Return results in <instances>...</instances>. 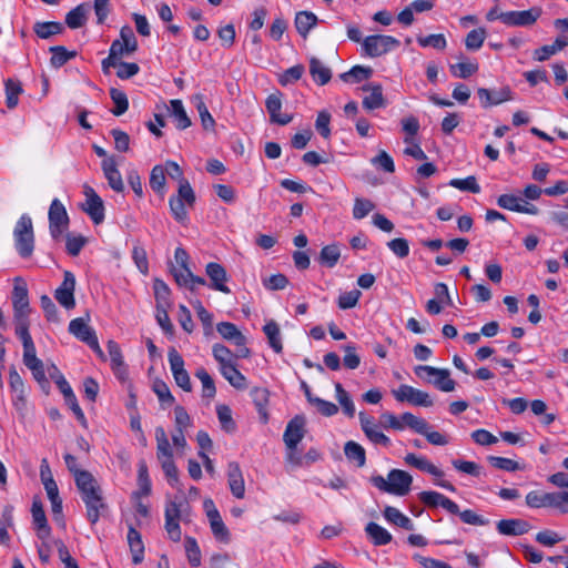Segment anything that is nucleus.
Wrapping results in <instances>:
<instances>
[{
    "label": "nucleus",
    "mask_w": 568,
    "mask_h": 568,
    "mask_svg": "<svg viewBox=\"0 0 568 568\" xmlns=\"http://www.w3.org/2000/svg\"><path fill=\"white\" fill-rule=\"evenodd\" d=\"M75 486L85 505L87 519L91 525H95L108 510L100 484L91 473H80Z\"/></svg>",
    "instance_id": "nucleus-1"
},
{
    "label": "nucleus",
    "mask_w": 568,
    "mask_h": 568,
    "mask_svg": "<svg viewBox=\"0 0 568 568\" xmlns=\"http://www.w3.org/2000/svg\"><path fill=\"white\" fill-rule=\"evenodd\" d=\"M138 50V40L131 27L124 26L120 30V38L112 41L109 55L102 60L101 68L104 74L110 73V69L123 57L131 55Z\"/></svg>",
    "instance_id": "nucleus-2"
},
{
    "label": "nucleus",
    "mask_w": 568,
    "mask_h": 568,
    "mask_svg": "<svg viewBox=\"0 0 568 568\" xmlns=\"http://www.w3.org/2000/svg\"><path fill=\"white\" fill-rule=\"evenodd\" d=\"M156 457L165 474L169 484L175 487L179 483V471L173 460V453L166 433L163 427L155 428Z\"/></svg>",
    "instance_id": "nucleus-3"
},
{
    "label": "nucleus",
    "mask_w": 568,
    "mask_h": 568,
    "mask_svg": "<svg viewBox=\"0 0 568 568\" xmlns=\"http://www.w3.org/2000/svg\"><path fill=\"white\" fill-rule=\"evenodd\" d=\"M371 481L379 490L402 497L409 493L413 477L405 470L392 469L387 479L376 475L372 476Z\"/></svg>",
    "instance_id": "nucleus-4"
},
{
    "label": "nucleus",
    "mask_w": 568,
    "mask_h": 568,
    "mask_svg": "<svg viewBox=\"0 0 568 568\" xmlns=\"http://www.w3.org/2000/svg\"><path fill=\"white\" fill-rule=\"evenodd\" d=\"M174 258L180 270L171 267V273L179 286H185L191 292H195L197 285H205V278L194 275L189 267V254L183 247H176Z\"/></svg>",
    "instance_id": "nucleus-5"
},
{
    "label": "nucleus",
    "mask_w": 568,
    "mask_h": 568,
    "mask_svg": "<svg viewBox=\"0 0 568 568\" xmlns=\"http://www.w3.org/2000/svg\"><path fill=\"white\" fill-rule=\"evenodd\" d=\"M13 237L18 254L23 258L30 257L34 250V233L32 220L28 214H22L17 221Z\"/></svg>",
    "instance_id": "nucleus-6"
},
{
    "label": "nucleus",
    "mask_w": 568,
    "mask_h": 568,
    "mask_svg": "<svg viewBox=\"0 0 568 568\" xmlns=\"http://www.w3.org/2000/svg\"><path fill=\"white\" fill-rule=\"evenodd\" d=\"M414 373L418 378L433 384L442 392L449 393L456 388V382L450 378V372L447 368L418 365L414 368Z\"/></svg>",
    "instance_id": "nucleus-7"
},
{
    "label": "nucleus",
    "mask_w": 568,
    "mask_h": 568,
    "mask_svg": "<svg viewBox=\"0 0 568 568\" xmlns=\"http://www.w3.org/2000/svg\"><path fill=\"white\" fill-rule=\"evenodd\" d=\"M195 203V193L189 182H182L179 185L178 195L171 196L169 205L174 219L184 223L187 220L186 205L192 207Z\"/></svg>",
    "instance_id": "nucleus-8"
},
{
    "label": "nucleus",
    "mask_w": 568,
    "mask_h": 568,
    "mask_svg": "<svg viewBox=\"0 0 568 568\" xmlns=\"http://www.w3.org/2000/svg\"><path fill=\"white\" fill-rule=\"evenodd\" d=\"M403 422L408 428L415 433L426 437L428 443L436 446H445L448 444V439L445 435L439 432L430 430V425L422 417H417L414 414L406 412L402 414Z\"/></svg>",
    "instance_id": "nucleus-9"
},
{
    "label": "nucleus",
    "mask_w": 568,
    "mask_h": 568,
    "mask_svg": "<svg viewBox=\"0 0 568 568\" xmlns=\"http://www.w3.org/2000/svg\"><path fill=\"white\" fill-rule=\"evenodd\" d=\"M48 219L50 235L54 241H59L70 223L68 212L59 199L52 200Z\"/></svg>",
    "instance_id": "nucleus-10"
},
{
    "label": "nucleus",
    "mask_w": 568,
    "mask_h": 568,
    "mask_svg": "<svg viewBox=\"0 0 568 568\" xmlns=\"http://www.w3.org/2000/svg\"><path fill=\"white\" fill-rule=\"evenodd\" d=\"M398 45L399 41L396 38L383 34L368 36L362 42L365 54L372 58L386 54Z\"/></svg>",
    "instance_id": "nucleus-11"
},
{
    "label": "nucleus",
    "mask_w": 568,
    "mask_h": 568,
    "mask_svg": "<svg viewBox=\"0 0 568 568\" xmlns=\"http://www.w3.org/2000/svg\"><path fill=\"white\" fill-rule=\"evenodd\" d=\"M393 396L397 402H407L414 406L430 407L434 400L430 395L424 390L414 388L409 385H400L397 389L392 390Z\"/></svg>",
    "instance_id": "nucleus-12"
},
{
    "label": "nucleus",
    "mask_w": 568,
    "mask_h": 568,
    "mask_svg": "<svg viewBox=\"0 0 568 568\" xmlns=\"http://www.w3.org/2000/svg\"><path fill=\"white\" fill-rule=\"evenodd\" d=\"M168 359L173 378L179 387L184 392L192 390V384L187 371L184 368V359L180 353L171 347L168 353Z\"/></svg>",
    "instance_id": "nucleus-13"
},
{
    "label": "nucleus",
    "mask_w": 568,
    "mask_h": 568,
    "mask_svg": "<svg viewBox=\"0 0 568 568\" xmlns=\"http://www.w3.org/2000/svg\"><path fill=\"white\" fill-rule=\"evenodd\" d=\"M216 331L224 339L232 342L239 347L237 357L246 358L250 356V349L245 346L246 337L235 324L231 322H221L216 325Z\"/></svg>",
    "instance_id": "nucleus-14"
},
{
    "label": "nucleus",
    "mask_w": 568,
    "mask_h": 568,
    "mask_svg": "<svg viewBox=\"0 0 568 568\" xmlns=\"http://www.w3.org/2000/svg\"><path fill=\"white\" fill-rule=\"evenodd\" d=\"M541 14V9L532 7L523 11H507L500 13V21L508 27H530Z\"/></svg>",
    "instance_id": "nucleus-15"
},
{
    "label": "nucleus",
    "mask_w": 568,
    "mask_h": 568,
    "mask_svg": "<svg viewBox=\"0 0 568 568\" xmlns=\"http://www.w3.org/2000/svg\"><path fill=\"white\" fill-rule=\"evenodd\" d=\"M184 503H176V501H168L165 505V530L173 541H180L181 540V528L179 525V520L182 518ZM185 506H187L185 504Z\"/></svg>",
    "instance_id": "nucleus-16"
},
{
    "label": "nucleus",
    "mask_w": 568,
    "mask_h": 568,
    "mask_svg": "<svg viewBox=\"0 0 568 568\" xmlns=\"http://www.w3.org/2000/svg\"><path fill=\"white\" fill-rule=\"evenodd\" d=\"M75 276L70 271H64L63 281L54 292V298L58 303L67 310H72L75 306L74 300Z\"/></svg>",
    "instance_id": "nucleus-17"
},
{
    "label": "nucleus",
    "mask_w": 568,
    "mask_h": 568,
    "mask_svg": "<svg viewBox=\"0 0 568 568\" xmlns=\"http://www.w3.org/2000/svg\"><path fill=\"white\" fill-rule=\"evenodd\" d=\"M497 205L504 210L517 213H525L530 215H537L539 213V209L535 204H531L523 196L515 194H501L497 199Z\"/></svg>",
    "instance_id": "nucleus-18"
},
{
    "label": "nucleus",
    "mask_w": 568,
    "mask_h": 568,
    "mask_svg": "<svg viewBox=\"0 0 568 568\" xmlns=\"http://www.w3.org/2000/svg\"><path fill=\"white\" fill-rule=\"evenodd\" d=\"M85 203L83 211L90 216L94 224H100L104 221V204L98 193L91 187H84Z\"/></svg>",
    "instance_id": "nucleus-19"
},
{
    "label": "nucleus",
    "mask_w": 568,
    "mask_h": 568,
    "mask_svg": "<svg viewBox=\"0 0 568 568\" xmlns=\"http://www.w3.org/2000/svg\"><path fill=\"white\" fill-rule=\"evenodd\" d=\"M305 435V417L296 415L286 425L283 440L286 447L294 450Z\"/></svg>",
    "instance_id": "nucleus-20"
},
{
    "label": "nucleus",
    "mask_w": 568,
    "mask_h": 568,
    "mask_svg": "<svg viewBox=\"0 0 568 568\" xmlns=\"http://www.w3.org/2000/svg\"><path fill=\"white\" fill-rule=\"evenodd\" d=\"M205 273L210 280V288L224 294L231 293V290L226 285L229 280L226 271L220 263L211 262L206 264Z\"/></svg>",
    "instance_id": "nucleus-21"
},
{
    "label": "nucleus",
    "mask_w": 568,
    "mask_h": 568,
    "mask_svg": "<svg viewBox=\"0 0 568 568\" xmlns=\"http://www.w3.org/2000/svg\"><path fill=\"white\" fill-rule=\"evenodd\" d=\"M418 499L426 505L427 507H443L449 514L458 513V505L446 497L445 495L434 491V490H425L418 494Z\"/></svg>",
    "instance_id": "nucleus-22"
},
{
    "label": "nucleus",
    "mask_w": 568,
    "mask_h": 568,
    "mask_svg": "<svg viewBox=\"0 0 568 568\" xmlns=\"http://www.w3.org/2000/svg\"><path fill=\"white\" fill-rule=\"evenodd\" d=\"M265 108L270 114V120L272 123L286 125L293 120L291 114L281 113L282 93L280 91H276L266 98Z\"/></svg>",
    "instance_id": "nucleus-23"
},
{
    "label": "nucleus",
    "mask_w": 568,
    "mask_h": 568,
    "mask_svg": "<svg viewBox=\"0 0 568 568\" xmlns=\"http://www.w3.org/2000/svg\"><path fill=\"white\" fill-rule=\"evenodd\" d=\"M478 98L483 108L498 105L503 102L511 100V90L509 87L500 88L499 90H488L479 88L477 90Z\"/></svg>",
    "instance_id": "nucleus-24"
},
{
    "label": "nucleus",
    "mask_w": 568,
    "mask_h": 568,
    "mask_svg": "<svg viewBox=\"0 0 568 568\" xmlns=\"http://www.w3.org/2000/svg\"><path fill=\"white\" fill-rule=\"evenodd\" d=\"M101 166L110 187L118 193L123 192L124 183L114 158L110 156L104 159Z\"/></svg>",
    "instance_id": "nucleus-25"
},
{
    "label": "nucleus",
    "mask_w": 568,
    "mask_h": 568,
    "mask_svg": "<svg viewBox=\"0 0 568 568\" xmlns=\"http://www.w3.org/2000/svg\"><path fill=\"white\" fill-rule=\"evenodd\" d=\"M227 479L232 495L235 498L242 499L245 495V484L240 465L236 462H231L227 465Z\"/></svg>",
    "instance_id": "nucleus-26"
},
{
    "label": "nucleus",
    "mask_w": 568,
    "mask_h": 568,
    "mask_svg": "<svg viewBox=\"0 0 568 568\" xmlns=\"http://www.w3.org/2000/svg\"><path fill=\"white\" fill-rule=\"evenodd\" d=\"M530 529L531 525L519 518L501 519L497 523L498 532L505 536H520L527 534Z\"/></svg>",
    "instance_id": "nucleus-27"
},
{
    "label": "nucleus",
    "mask_w": 568,
    "mask_h": 568,
    "mask_svg": "<svg viewBox=\"0 0 568 568\" xmlns=\"http://www.w3.org/2000/svg\"><path fill=\"white\" fill-rule=\"evenodd\" d=\"M31 514L33 519V525L37 530V536L40 539H45L50 535V527L48 525V520L45 517V513L43 509V505L41 500L34 499L31 507Z\"/></svg>",
    "instance_id": "nucleus-28"
},
{
    "label": "nucleus",
    "mask_w": 568,
    "mask_h": 568,
    "mask_svg": "<svg viewBox=\"0 0 568 568\" xmlns=\"http://www.w3.org/2000/svg\"><path fill=\"white\" fill-rule=\"evenodd\" d=\"M69 332L87 345L90 342L95 344L97 334L94 329L81 317L74 318L70 322Z\"/></svg>",
    "instance_id": "nucleus-29"
},
{
    "label": "nucleus",
    "mask_w": 568,
    "mask_h": 568,
    "mask_svg": "<svg viewBox=\"0 0 568 568\" xmlns=\"http://www.w3.org/2000/svg\"><path fill=\"white\" fill-rule=\"evenodd\" d=\"M14 316H29L30 306L26 284L16 285L12 293Z\"/></svg>",
    "instance_id": "nucleus-30"
},
{
    "label": "nucleus",
    "mask_w": 568,
    "mask_h": 568,
    "mask_svg": "<svg viewBox=\"0 0 568 568\" xmlns=\"http://www.w3.org/2000/svg\"><path fill=\"white\" fill-rule=\"evenodd\" d=\"M317 16L311 11H300L295 16L294 24L297 33L306 39L310 31L317 24Z\"/></svg>",
    "instance_id": "nucleus-31"
},
{
    "label": "nucleus",
    "mask_w": 568,
    "mask_h": 568,
    "mask_svg": "<svg viewBox=\"0 0 568 568\" xmlns=\"http://www.w3.org/2000/svg\"><path fill=\"white\" fill-rule=\"evenodd\" d=\"M128 542L132 554L133 564H141L144 559V545L141 534L132 526L129 527Z\"/></svg>",
    "instance_id": "nucleus-32"
},
{
    "label": "nucleus",
    "mask_w": 568,
    "mask_h": 568,
    "mask_svg": "<svg viewBox=\"0 0 568 568\" xmlns=\"http://www.w3.org/2000/svg\"><path fill=\"white\" fill-rule=\"evenodd\" d=\"M368 539L375 546H384L392 541V535L382 526L374 521H369L365 527Z\"/></svg>",
    "instance_id": "nucleus-33"
},
{
    "label": "nucleus",
    "mask_w": 568,
    "mask_h": 568,
    "mask_svg": "<svg viewBox=\"0 0 568 568\" xmlns=\"http://www.w3.org/2000/svg\"><path fill=\"white\" fill-rule=\"evenodd\" d=\"M371 91V94L363 100V106L367 110H375L384 106L383 89L381 84H366L362 88Z\"/></svg>",
    "instance_id": "nucleus-34"
},
{
    "label": "nucleus",
    "mask_w": 568,
    "mask_h": 568,
    "mask_svg": "<svg viewBox=\"0 0 568 568\" xmlns=\"http://www.w3.org/2000/svg\"><path fill=\"white\" fill-rule=\"evenodd\" d=\"M310 73L318 85H325L332 78L331 69L316 58L310 60Z\"/></svg>",
    "instance_id": "nucleus-35"
},
{
    "label": "nucleus",
    "mask_w": 568,
    "mask_h": 568,
    "mask_svg": "<svg viewBox=\"0 0 568 568\" xmlns=\"http://www.w3.org/2000/svg\"><path fill=\"white\" fill-rule=\"evenodd\" d=\"M213 536L216 540L227 544L230 541V531L225 526L219 511H213L207 518Z\"/></svg>",
    "instance_id": "nucleus-36"
},
{
    "label": "nucleus",
    "mask_w": 568,
    "mask_h": 568,
    "mask_svg": "<svg viewBox=\"0 0 568 568\" xmlns=\"http://www.w3.org/2000/svg\"><path fill=\"white\" fill-rule=\"evenodd\" d=\"M170 112L171 115L174 118L175 125L179 130H185L189 126H191L192 122L189 115L186 114V111L184 109V105L181 100L174 99L170 101Z\"/></svg>",
    "instance_id": "nucleus-37"
},
{
    "label": "nucleus",
    "mask_w": 568,
    "mask_h": 568,
    "mask_svg": "<svg viewBox=\"0 0 568 568\" xmlns=\"http://www.w3.org/2000/svg\"><path fill=\"white\" fill-rule=\"evenodd\" d=\"M383 515L387 521H389L403 529H406V530L414 529L413 521L395 507L386 506L383 511Z\"/></svg>",
    "instance_id": "nucleus-38"
},
{
    "label": "nucleus",
    "mask_w": 568,
    "mask_h": 568,
    "mask_svg": "<svg viewBox=\"0 0 568 568\" xmlns=\"http://www.w3.org/2000/svg\"><path fill=\"white\" fill-rule=\"evenodd\" d=\"M223 377L236 389H245L247 387L245 376L236 368L235 363L221 367Z\"/></svg>",
    "instance_id": "nucleus-39"
},
{
    "label": "nucleus",
    "mask_w": 568,
    "mask_h": 568,
    "mask_svg": "<svg viewBox=\"0 0 568 568\" xmlns=\"http://www.w3.org/2000/svg\"><path fill=\"white\" fill-rule=\"evenodd\" d=\"M251 396L261 418L263 419L264 423H267L268 415L266 412V407L268 404L270 396L268 390L263 387H254L251 390Z\"/></svg>",
    "instance_id": "nucleus-40"
},
{
    "label": "nucleus",
    "mask_w": 568,
    "mask_h": 568,
    "mask_svg": "<svg viewBox=\"0 0 568 568\" xmlns=\"http://www.w3.org/2000/svg\"><path fill=\"white\" fill-rule=\"evenodd\" d=\"M13 525V506L6 505L0 516V544L8 546L10 542V535L8 528Z\"/></svg>",
    "instance_id": "nucleus-41"
},
{
    "label": "nucleus",
    "mask_w": 568,
    "mask_h": 568,
    "mask_svg": "<svg viewBox=\"0 0 568 568\" xmlns=\"http://www.w3.org/2000/svg\"><path fill=\"white\" fill-rule=\"evenodd\" d=\"M263 332L267 336L268 344L272 347V349L280 354L283 351V344L281 339V331L276 322L270 321L267 322L264 327Z\"/></svg>",
    "instance_id": "nucleus-42"
},
{
    "label": "nucleus",
    "mask_w": 568,
    "mask_h": 568,
    "mask_svg": "<svg viewBox=\"0 0 568 568\" xmlns=\"http://www.w3.org/2000/svg\"><path fill=\"white\" fill-rule=\"evenodd\" d=\"M344 454L349 462H355L358 467H363L366 463L365 449L354 440L345 444Z\"/></svg>",
    "instance_id": "nucleus-43"
},
{
    "label": "nucleus",
    "mask_w": 568,
    "mask_h": 568,
    "mask_svg": "<svg viewBox=\"0 0 568 568\" xmlns=\"http://www.w3.org/2000/svg\"><path fill=\"white\" fill-rule=\"evenodd\" d=\"M373 70L369 67L354 65L349 71L341 73L339 78L344 82L358 83L372 77Z\"/></svg>",
    "instance_id": "nucleus-44"
},
{
    "label": "nucleus",
    "mask_w": 568,
    "mask_h": 568,
    "mask_svg": "<svg viewBox=\"0 0 568 568\" xmlns=\"http://www.w3.org/2000/svg\"><path fill=\"white\" fill-rule=\"evenodd\" d=\"M6 87V104L9 109H14L19 103V95L23 92L20 81L8 79Z\"/></svg>",
    "instance_id": "nucleus-45"
},
{
    "label": "nucleus",
    "mask_w": 568,
    "mask_h": 568,
    "mask_svg": "<svg viewBox=\"0 0 568 568\" xmlns=\"http://www.w3.org/2000/svg\"><path fill=\"white\" fill-rule=\"evenodd\" d=\"M34 33L41 39H49L54 34H59L63 31L61 22L48 21V22H36L33 26Z\"/></svg>",
    "instance_id": "nucleus-46"
},
{
    "label": "nucleus",
    "mask_w": 568,
    "mask_h": 568,
    "mask_svg": "<svg viewBox=\"0 0 568 568\" xmlns=\"http://www.w3.org/2000/svg\"><path fill=\"white\" fill-rule=\"evenodd\" d=\"M110 98L114 103V108L111 110L112 114L120 116L124 114L129 109V100L126 93L120 89L111 88Z\"/></svg>",
    "instance_id": "nucleus-47"
},
{
    "label": "nucleus",
    "mask_w": 568,
    "mask_h": 568,
    "mask_svg": "<svg viewBox=\"0 0 568 568\" xmlns=\"http://www.w3.org/2000/svg\"><path fill=\"white\" fill-rule=\"evenodd\" d=\"M50 52L52 53L50 59L51 65L57 69L61 68L69 60L77 57V51H69L63 45L51 47Z\"/></svg>",
    "instance_id": "nucleus-48"
},
{
    "label": "nucleus",
    "mask_w": 568,
    "mask_h": 568,
    "mask_svg": "<svg viewBox=\"0 0 568 568\" xmlns=\"http://www.w3.org/2000/svg\"><path fill=\"white\" fill-rule=\"evenodd\" d=\"M87 21V7L85 4H79L65 16V24L70 29H78L84 26Z\"/></svg>",
    "instance_id": "nucleus-49"
},
{
    "label": "nucleus",
    "mask_w": 568,
    "mask_h": 568,
    "mask_svg": "<svg viewBox=\"0 0 568 568\" xmlns=\"http://www.w3.org/2000/svg\"><path fill=\"white\" fill-rule=\"evenodd\" d=\"M153 288H154V295H155V301H156V307H170L171 306V301H170L171 290L168 286V284L162 280L155 278Z\"/></svg>",
    "instance_id": "nucleus-50"
},
{
    "label": "nucleus",
    "mask_w": 568,
    "mask_h": 568,
    "mask_svg": "<svg viewBox=\"0 0 568 568\" xmlns=\"http://www.w3.org/2000/svg\"><path fill=\"white\" fill-rule=\"evenodd\" d=\"M341 257V251L336 244L326 245L321 250L318 261L322 265L334 267Z\"/></svg>",
    "instance_id": "nucleus-51"
},
{
    "label": "nucleus",
    "mask_w": 568,
    "mask_h": 568,
    "mask_svg": "<svg viewBox=\"0 0 568 568\" xmlns=\"http://www.w3.org/2000/svg\"><path fill=\"white\" fill-rule=\"evenodd\" d=\"M216 414L222 429L226 433H233L236 429V424L232 417V410L227 405H217Z\"/></svg>",
    "instance_id": "nucleus-52"
},
{
    "label": "nucleus",
    "mask_w": 568,
    "mask_h": 568,
    "mask_svg": "<svg viewBox=\"0 0 568 568\" xmlns=\"http://www.w3.org/2000/svg\"><path fill=\"white\" fill-rule=\"evenodd\" d=\"M449 69L454 77L467 79L478 71V63L462 61L456 64H450Z\"/></svg>",
    "instance_id": "nucleus-53"
},
{
    "label": "nucleus",
    "mask_w": 568,
    "mask_h": 568,
    "mask_svg": "<svg viewBox=\"0 0 568 568\" xmlns=\"http://www.w3.org/2000/svg\"><path fill=\"white\" fill-rule=\"evenodd\" d=\"M486 37L487 32L484 28L474 29L467 33L465 45L469 51H477L483 47Z\"/></svg>",
    "instance_id": "nucleus-54"
},
{
    "label": "nucleus",
    "mask_w": 568,
    "mask_h": 568,
    "mask_svg": "<svg viewBox=\"0 0 568 568\" xmlns=\"http://www.w3.org/2000/svg\"><path fill=\"white\" fill-rule=\"evenodd\" d=\"M165 170L162 165H155L150 174V186L151 189L160 194L164 193L165 189Z\"/></svg>",
    "instance_id": "nucleus-55"
},
{
    "label": "nucleus",
    "mask_w": 568,
    "mask_h": 568,
    "mask_svg": "<svg viewBox=\"0 0 568 568\" xmlns=\"http://www.w3.org/2000/svg\"><path fill=\"white\" fill-rule=\"evenodd\" d=\"M450 186L460 191L470 192L477 194L480 192V186L477 183V179L474 175H469L465 179H453L448 183Z\"/></svg>",
    "instance_id": "nucleus-56"
},
{
    "label": "nucleus",
    "mask_w": 568,
    "mask_h": 568,
    "mask_svg": "<svg viewBox=\"0 0 568 568\" xmlns=\"http://www.w3.org/2000/svg\"><path fill=\"white\" fill-rule=\"evenodd\" d=\"M335 390H336V398L338 403L341 404L344 413L348 417H354L355 415V406L353 400L351 399L348 393L343 388L342 384L336 383L335 384Z\"/></svg>",
    "instance_id": "nucleus-57"
},
{
    "label": "nucleus",
    "mask_w": 568,
    "mask_h": 568,
    "mask_svg": "<svg viewBox=\"0 0 568 568\" xmlns=\"http://www.w3.org/2000/svg\"><path fill=\"white\" fill-rule=\"evenodd\" d=\"M26 366L31 371L33 378L38 382L40 387L43 390L48 392L50 384L45 376L43 362L41 359H38Z\"/></svg>",
    "instance_id": "nucleus-58"
},
{
    "label": "nucleus",
    "mask_w": 568,
    "mask_h": 568,
    "mask_svg": "<svg viewBox=\"0 0 568 568\" xmlns=\"http://www.w3.org/2000/svg\"><path fill=\"white\" fill-rule=\"evenodd\" d=\"M305 72V68L302 64L293 65L286 69L278 78L281 85L286 87L288 84L297 82Z\"/></svg>",
    "instance_id": "nucleus-59"
},
{
    "label": "nucleus",
    "mask_w": 568,
    "mask_h": 568,
    "mask_svg": "<svg viewBox=\"0 0 568 568\" xmlns=\"http://www.w3.org/2000/svg\"><path fill=\"white\" fill-rule=\"evenodd\" d=\"M184 546L190 565L192 567H199L201 565V550L195 538L185 537Z\"/></svg>",
    "instance_id": "nucleus-60"
},
{
    "label": "nucleus",
    "mask_w": 568,
    "mask_h": 568,
    "mask_svg": "<svg viewBox=\"0 0 568 568\" xmlns=\"http://www.w3.org/2000/svg\"><path fill=\"white\" fill-rule=\"evenodd\" d=\"M195 376L201 381L203 387V397L212 398L216 394V388L213 378L205 368H199Z\"/></svg>",
    "instance_id": "nucleus-61"
},
{
    "label": "nucleus",
    "mask_w": 568,
    "mask_h": 568,
    "mask_svg": "<svg viewBox=\"0 0 568 568\" xmlns=\"http://www.w3.org/2000/svg\"><path fill=\"white\" fill-rule=\"evenodd\" d=\"M212 353L215 361L219 363L220 368L234 363L233 353L223 344H214L212 347Z\"/></svg>",
    "instance_id": "nucleus-62"
},
{
    "label": "nucleus",
    "mask_w": 568,
    "mask_h": 568,
    "mask_svg": "<svg viewBox=\"0 0 568 568\" xmlns=\"http://www.w3.org/2000/svg\"><path fill=\"white\" fill-rule=\"evenodd\" d=\"M375 209V204L367 199L356 197L353 207V217L362 220Z\"/></svg>",
    "instance_id": "nucleus-63"
},
{
    "label": "nucleus",
    "mask_w": 568,
    "mask_h": 568,
    "mask_svg": "<svg viewBox=\"0 0 568 568\" xmlns=\"http://www.w3.org/2000/svg\"><path fill=\"white\" fill-rule=\"evenodd\" d=\"M153 392L156 394L163 406H170L174 403V397L165 382L160 379L155 381L153 384Z\"/></svg>",
    "instance_id": "nucleus-64"
}]
</instances>
